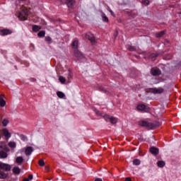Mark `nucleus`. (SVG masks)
<instances>
[{"instance_id": "nucleus-1", "label": "nucleus", "mask_w": 181, "mask_h": 181, "mask_svg": "<svg viewBox=\"0 0 181 181\" xmlns=\"http://www.w3.org/2000/svg\"><path fill=\"white\" fill-rule=\"evenodd\" d=\"M11 170V165L0 163V179H6L8 177V173Z\"/></svg>"}, {"instance_id": "nucleus-2", "label": "nucleus", "mask_w": 181, "mask_h": 181, "mask_svg": "<svg viewBox=\"0 0 181 181\" xmlns=\"http://www.w3.org/2000/svg\"><path fill=\"white\" fill-rule=\"evenodd\" d=\"M30 8H28V7L23 6L22 10L18 15V18L21 21H26L28 19V16H29V12Z\"/></svg>"}, {"instance_id": "nucleus-3", "label": "nucleus", "mask_w": 181, "mask_h": 181, "mask_svg": "<svg viewBox=\"0 0 181 181\" xmlns=\"http://www.w3.org/2000/svg\"><path fill=\"white\" fill-rule=\"evenodd\" d=\"M85 37L90 42L93 46H95V45H97V42L95 41V37H94V35L91 34L90 33H86Z\"/></svg>"}, {"instance_id": "nucleus-4", "label": "nucleus", "mask_w": 181, "mask_h": 181, "mask_svg": "<svg viewBox=\"0 0 181 181\" xmlns=\"http://www.w3.org/2000/svg\"><path fill=\"white\" fill-rule=\"evenodd\" d=\"M140 127H146V128H148V129H153L156 125L153 123L148 122L146 121H141L139 122Z\"/></svg>"}, {"instance_id": "nucleus-5", "label": "nucleus", "mask_w": 181, "mask_h": 181, "mask_svg": "<svg viewBox=\"0 0 181 181\" xmlns=\"http://www.w3.org/2000/svg\"><path fill=\"white\" fill-rule=\"evenodd\" d=\"M104 118L107 122H111V124H117L118 122V119L108 115H105Z\"/></svg>"}, {"instance_id": "nucleus-6", "label": "nucleus", "mask_w": 181, "mask_h": 181, "mask_svg": "<svg viewBox=\"0 0 181 181\" xmlns=\"http://www.w3.org/2000/svg\"><path fill=\"white\" fill-rule=\"evenodd\" d=\"M136 110L141 112H148V111H149V107L144 104H139L137 105Z\"/></svg>"}, {"instance_id": "nucleus-7", "label": "nucleus", "mask_w": 181, "mask_h": 181, "mask_svg": "<svg viewBox=\"0 0 181 181\" xmlns=\"http://www.w3.org/2000/svg\"><path fill=\"white\" fill-rule=\"evenodd\" d=\"M2 132L4 134V136H5L6 141H8V139H9V138H11L12 136V134L9 132V130H8V129L4 128L2 129Z\"/></svg>"}, {"instance_id": "nucleus-8", "label": "nucleus", "mask_w": 181, "mask_h": 181, "mask_svg": "<svg viewBox=\"0 0 181 181\" xmlns=\"http://www.w3.org/2000/svg\"><path fill=\"white\" fill-rule=\"evenodd\" d=\"M12 34V30L9 29H2L0 30V35L1 36H6L8 35H11Z\"/></svg>"}, {"instance_id": "nucleus-9", "label": "nucleus", "mask_w": 181, "mask_h": 181, "mask_svg": "<svg viewBox=\"0 0 181 181\" xmlns=\"http://www.w3.org/2000/svg\"><path fill=\"white\" fill-rule=\"evenodd\" d=\"M75 57L78 59V60H81V59L84 58V55L80 52V51L76 49L74 52Z\"/></svg>"}, {"instance_id": "nucleus-10", "label": "nucleus", "mask_w": 181, "mask_h": 181, "mask_svg": "<svg viewBox=\"0 0 181 181\" xmlns=\"http://www.w3.org/2000/svg\"><path fill=\"white\" fill-rule=\"evenodd\" d=\"M66 4L68 8H73L76 5V1L74 0H66Z\"/></svg>"}, {"instance_id": "nucleus-11", "label": "nucleus", "mask_w": 181, "mask_h": 181, "mask_svg": "<svg viewBox=\"0 0 181 181\" xmlns=\"http://www.w3.org/2000/svg\"><path fill=\"white\" fill-rule=\"evenodd\" d=\"M160 74H161V71L158 68H153L151 69V74L153 76H159V75H160Z\"/></svg>"}, {"instance_id": "nucleus-12", "label": "nucleus", "mask_w": 181, "mask_h": 181, "mask_svg": "<svg viewBox=\"0 0 181 181\" xmlns=\"http://www.w3.org/2000/svg\"><path fill=\"white\" fill-rule=\"evenodd\" d=\"M32 152H33V148H32L30 146L27 147L25 151V153L27 156L29 155H31Z\"/></svg>"}, {"instance_id": "nucleus-13", "label": "nucleus", "mask_w": 181, "mask_h": 181, "mask_svg": "<svg viewBox=\"0 0 181 181\" xmlns=\"http://www.w3.org/2000/svg\"><path fill=\"white\" fill-rule=\"evenodd\" d=\"M150 152L153 155H158V153H159V149H158V148L151 147L150 148Z\"/></svg>"}, {"instance_id": "nucleus-14", "label": "nucleus", "mask_w": 181, "mask_h": 181, "mask_svg": "<svg viewBox=\"0 0 181 181\" xmlns=\"http://www.w3.org/2000/svg\"><path fill=\"white\" fill-rule=\"evenodd\" d=\"M153 93L154 94H162V93H163V88H153Z\"/></svg>"}, {"instance_id": "nucleus-15", "label": "nucleus", "mask_w": 181, "mask_h": 181, "mask_svg": "<svg viewBox=\"0 0 181 181\" xmlns=\"http://www.w3.org/2000/svg\"><path fill=\"white\" fill-rule=\"evenodd\" d=\"M6 102L4 100V95L0 96V107H5Z\"/></svg>"}, {"instance_id": "nucleus-16", "label": "nucleus", "mask_w": 181, "mask_h": 181, "mask_svg": "<svg viewBox=\"0 0 181 181\" xmlns=\"http://www.w3.org/2000/svg\"><path fill=\"white\" fill-rule=\"evenodd\" d=\"M13 173L14 175H19V173H21V168H19V167H14L13 168Z\"/></svg>"}, {"instance_id": "nucleus-17", "label": "nucleus", "mask_w": 181, "mask_h": 181, "mask_svg": "<svg viewBox=\"0 0 181 181\" xmlns=\"http://www.w3.org/2000/svg\"><path fill=\"white\" fill-rule=\"evenodd\" d=\"M71 47H72L74 49H77V47H78V40H75L72 42Z\"/></svg>"}, {"instance_id": "nucleus-18", "label": "nucleus", "mask_w": 181, "mask_h": 181, "mask_svg": "<svg viewBox=\"0 0 181 181\" xmlns=\"http://www.w3.org/2000/svg\"><path fill=\"white\" fill-rule=\"evenodd\" d=\"M16 163L18 165H21V163L23 162V158L22 156H18L16 159Z\"/></svg>"}, {"instance_id": "nucleus-19", "label": "nucleus", "mask_w": 181, "mask_h": 181, "mask_svg": "<svg viewBox=\"0 0 181 181\" xmlns=\"http://www.w3.org/2000/svg\"><path fill=\"white\" fill-rule=\"evenodd\" d=\"M8 146L9 148H11V149H15V148H16V143L14 141H10L8 142Z\"/></svg>"}, {"instance_id": "nucleus-20", "label": "nucleus", "mask_w": 181, "mask_h": 181, "mask_svg": "<svg viewBox=\"0 0 181 181\" xmlns=\"http://www.w3.org/2000/svg\"><path fill=\"white\" fill-rule=\"evenodd\" d=\"M0 158H3L5 159L6 158H8V153L4 151H0Z\"/></svg>"}, {"instance_id": "nucleus-21", "label": "nucleus", "mask_w": 181, "mask_h": 181, "mask_svg": "<svg viewBox=\"0 0 181 181\" xmlns=\"http://www.w3.org/2000/svg\"><path fill=\"white\" fill-rule=\"evenodd\" d=\"M73 78V72L71 71L68 70V76L67 79L69 80V82L70 83L71 80Z\"/></svg>"}, {"instance_id": "nucleus-22", "label": "nucleus", "mask_w": 181, "mask_h": 181, "mask_svg": "<svg viewBox=\"0 0 181 181\" xmlns=\"http://www.w3.org/2000/svg\"><path fill=\"white\" fill-rule=\"evenodd\" d=\"M40 29H42V28L39 25H33V30L34 32H39Z\"/></svg>"}, {"instance_id": "nucleus-23", "label": "nucleus", "mask_w": 181, "mask_h": 181, "mask_svg": "<svg viewBox=\"0 0 181 181\" xmlns=\"http://www.w3.org/2000/svg\"><path fill=\"white\" fill-rule=\"evenodd\" d=\"M57 97H59V98H64V97L66 96L63 92H60V91H58L57 93Z\"/></svg>"}, {"instance_id": "nucleus-24", "label": "nucleus", "mask_w": 181, "mask_h": 181, "mask_svg": "<svg viewBox=\"0 0 181 181\" xmlns=\"http://www.w3.org/2000/svg\"><path fill=\"white\" fill-rule=\"evenodd\" d=\"M157 165H158V168H164L165 163L164 161L160 160V161H158Z\"/></svg>"}, {"instance_id": "nucleus-25", "label": "nucleus", "mask_w": 181, "mask_h": 181, "mask_svg": "<svg viewBox=\"0 0 181 181\" xmlns=\"http://www.w3.org/2000/svg\"><path fill=\"white\" fill-rule=\"evenodd\" d=\"M165 31H160V33H156V36L157 37H162V36H163V35H165Z\"/></svg>"}, {"instance_id": "nucleus-26", "label": "nucleus", "mask_w": 181, "mask_h": 181, "mask_svg": "<svg viewBox=\"0 0 181 181\" xmlns=\"http://www.w3.org/2000/svg\"><path fill=\"white\" fill-rule=\"evenodd\" d=\"M8 124H9V120H8V119H4L2 121L3 127H6Z\"/></svg>"}, {"instance_id": "nucleus-27", "label": "nucleus", "mask_w": 181, "mask_h": 181, "mask_svg": "<svg viewBox=\"0 0 181 181\" xmlns=\"http://www.w3.org/2000/svg\"><path fill=\"white\" fill-rule=\"evenodd\" d=\"M46 33L45 31H40L37 34L38 37H44Z\"/></svg>"}, {"instance_id": "nucleus-28", "label": "nucleus", "mask_w": 181, "mask_h": 181, "mask_svg": "<svg viewBox=\"0 0 181 181\" xmlns=\"http://www.w3.org/2000/svg\"><path fill=\"white\" fill-rule=\"evenodd\" d=\"M33 179V175H29L28 177L24 178L23 181H30V180H32Z\"/></svg>"}, {"instance_id": "nucleus-29", "label": "nucleus", "mask_w": 181, "mask_h": 181, "mask_svg": "<svg viewBox=\"0 0 181 181\" xmlns=\"http://www.w3.org/2000/svg\"><path fill=\"white\" fill-rule=\"evenodd\" d=\"M59 80L60 83H62V84H64L66 83V78H64L63 76H59Z\"/></svg>"}, {"instance_id": "nucleus-30", "label": "nucleus", "mask_w": 181, "mask_h": 181, "mask_svg": "<svg viewBox=\"0 0 181 181\" xmlns=\"http://www.w3.org/2000/svg\"><path fill=\"white\" fill-rule=\"evenodd\" d=\"M133 163L136 165L138 166L139 165H141V160H138V159H134L133 160Z\"/></svg>"}, {"instance_id": "nucleus-31", "label": "nucleus", "mask_w": 181, "mask_h": 181, "mask_svg": "<svg viewBox=\"0 0 181 181\" xmlns=\"http://www.w3.org/2000/svg\"><path fill=\"white\" fill-rule=\"evenodd\" d=\"M45 41H47L49 44L52 43V37L49 36L45 37Z\"/></svg>"}, {"instance_id": "nucleus-32", "label": "nucleus", "mask_w": 181, "mask_h": 181, "mask_svg": "<svg viewBox=\"0 0 181 181\" xmlns=\"http://www.w3.org/2000/svg\"><path fill=\"white\" fill-rule=\"evenodd\" d=\"M38 164L40 166H45V161L43 160H40Z\"/></svg>"}, {"instance_id": "nucleus-33", "label": "nucleus", "mask_w": 181, "mask_h": 181, "mask_svg": "<svg viewBox=\"0 0 181 181\" xmlns=\"http://www.w3.org/2000/svg\"><path fill=\"white\" fill-rule=\"evenodd\" d=\"M158 55H159L158 53H153V54L151 55V59H155V57H158Z\"/></svg>"}, {"instance_id": "nucleus-34", "label": "nucleus", "mask_w": 181, "mask_h": 181, "mask_svg": "<svg viewBox=\"0 0 181 181\" xmlns=\"http://www.w3.org/2000/svg\"><path fill=\"white\" fill-rule=\"evenodd\" d=\"M99 90H100V91H103V93H107V90H105V88L103 86H100L99 88Z\"/></svg>"}, {"instance_id": "nucleus-35", "label": "nucleus", "mask_w": 181, "mask_h": 181, "mask_svg": "<svg viewBox=\"0 0 181 181\" xmlns=\"http://www.w3.org/2000/svg\"><path fill=\"white\" fill-rule=\"evenodd\" d=\"M21 138L22 141H28V138L25 135H21Z\"/></svg>"}, {"instance_id": "nucleus-36", "label": "nucleus", "mask_w": 181, "mask_h": 181, "mask_svg": "<svg viewBox=\"0 0 181 181\" xmlns=\"http://www.w3.org/2000/svg\"><path fill=\"white\" fill-rule=\"evenodd\" d=\"M103 22H108V17L104 16L103 17Z\"/></svg>"}, {"instance_id": "nucleus-37", "label": "nucleus", "mask_w": 181, "mask_h": 181, "mask_svg": "<svg viewBox=\"0 0 181 181\" xmlns=\"http://www.w3.org/2000/svg\"><path fill=\"white\" fill-rule=\"evenodd\" d=\"M5 148V143L1 142L0 143V149H4Z\"/></svg>"}, {"instance_id": "nucleus-38", "label": "nucleus", "mask_w": 181, "mask_h": 181, "mask_svg": "<svg viewBox=\"0 0 181 181\" xmlns=\"http://www.w3.org/2000/svg\"><path fill=\"white\" fill-rule=\"evenodd\" d=\"M143 4L144 5H148L149 4V0H144V1H143Z\"/></svg>"}, {"instance_id": "nucleus-39", "label": "nucleus", "mask_w": 181, "mask_h": 181, "mask_svg": "<svg viewBox=\"0 0 181 181\" xmlns=\"http://www.w3.org/2000/svg\"><path fill=\"white\" fill-rule=\"evenodd\" d=\"M129 50L130 52H134V50H135V48H134V47H129Z\"/></svg>"}, {"instance_id": "nucleus-40", "label": "nucleus", "mask_w": 181, "mask_h": 181, "mask_svg": "<svg viewBox=\"0 0 181 181\" xmlns=\"http://www.w3.org/2000/svg\"><path fill=\"white\" fill-rule=\"evenodd\" d=\"M125 181H132V180H131V178L127 177L125 178Z\"/></svg>"}, {"instance_id": "nucleus-41", "label": "nucleus", "mask_w": 181, "mask_h": 181, "mask_svg": "<svg viewBox=\"0 0 181 181\" xmlns=\"http://www.w3.org/2000/svg\"><path fill=\"white\" fill-rule=\"evenodd\" d=\"M95 181H103V180L100 179V178H96V179L95 180Z\"/></svg>"}, {"instance_id": "nucleus-42", "label": "nucleus", "mask_w": 181, "mask_h": 181, "mask_svg": "<svg viewBox=\"0 0 181 181\" xmlns=\"http://www.w3.org/2000/svg\"><path fill=\"white\" fill-rule=\"evenodd\" d=\"M110 13H111V15H114V11H110Z\"/></svg>"}, {"instance_id": "nucleus-43", "label": "nucleus", "mask_w": 181, "mask_h": 181, "mask_svg": "<svg viewBox=\"0 0 181 181\" xmlns=\"http://www.w3.org/2000/svg\"><path fill=\"white\" fill-rule=\"evenodd\" d=\"M18 1H20V2H23V1H25L26 0H18Z\"/></svg>"}, {"instance_id": "nucleus-44", "label": "nucleus", "mask_w": 181, "mask_h": 181, "mask_svg": "<svg viewBox=\"0 0 181 181\" xmlns=\"http://www.w3.org/2000/svg\"><path fill=\"white\" fill-rule=\"evenodd\" d=\"M1 120H0V126H1Z\"/></svg>"}, {"instance_id": "nucleus-45", "label": "nucleus", "mask_w": 181, "mask_h": 181, "mask_svg": "<svg viewBox=\"0 0 181 181\" xmlns=\"http://www.w3.org/2000/svg\"><path fill=\"white\" fill-rule=\"evenodd\" d=\"M180 14H181V13H180Z\"/></svg>"}]
</instances>
